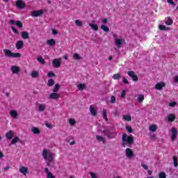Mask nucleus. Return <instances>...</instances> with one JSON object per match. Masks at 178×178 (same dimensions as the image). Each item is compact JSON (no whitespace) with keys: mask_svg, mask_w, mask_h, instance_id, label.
<instances>
[{"mask_svg":"<svg viewBox=\"0 0 178 178\" xmlns=\"http://www.w3.org/2000/svg\"><path fill=\"white\" fill-rule=\"evenodd\" d=\"M134 144V138L133 136H127V134H124L122 138V146L124 147H130Z\"/></svg>","mask_w":178,"mask_h":178,"instance_id":"obj_1","label":"nucleus"},{"mask_svg":"<svg viewBox=\"0 0 178 178\" xmlns=\"http://www.w3.org/2000/svg\"><path fill=\"white\" fill-rule=\"evenodd\" d=\"M54 156L55 154L52 152L48 153V150H47V149H43L42 156L44 161H47V166H51V163H52V161H54Z\"/></svg>","mask_w":178,"mask_h":178,"instance_id":"obj_2","label":"nucleus"},{"mask_svg":"<svg viewBox=\"0 0 178 178\" xmlns=\"http://www.w3.org/2000/svg\"><path fill=\"white\" fill-rule=\"evenodd\" d=\"M3 52L7 58H20V56H22V54L20 53H13L10 50L8 49H4Z\"/></svg>","mask_w":178,"mask_h":178,"instance_id":"obj_3","label":"nucleus"},{"mask_svg":"<svg viewBox=\"0 0 178 178\" xmlns=\"http://www.w3.org/2000/svg\"><path fill=\"white\" fill-rule=\"evenodd\" d=\"M103 133L108 137V138H115V136H118L116 131L110 129H104L103 130Z\"/></svg>","mask_w":178,"mask_h":178,"instance_id":"obj_4","label":"nucleus"},{"mask_svg":"<svg viewBox=\"0 0 178 178\" xmlns=\"http://www.w3.org/2000/svg\"><path fill=\"white\" fill-rule=\"evenodd\" d=\"M125 155L128 159H131V158H134V152L130 148H127L125 149Z\"/></svg>","mask_w":178,"mask_h":178,"instance_id":"obj_5","label":"nucleus"},{"mask_svg":"<svg viewBox=\"0 0 178 178\" xmlns=\"http://www.w3.org/2000/svg\"><path fill=\"white\" fill-rule=\"evenodd\" d=\"M16 6L18 9H24L26 8V3L22 0H17L16 1Z\"/></svg>","mask_w":178,"mask_h":178,"instance_id":"obj_6","label":"nucleus"},{"mask_svg":"<svg viewBox=\"0 0 178 178\" xmlns=\"http://www.w3.org/2000/svg\"><path fill=\"white\" fill-rule=\"evenodd\" d=\"M123 42H124V39L116 38L115 40V44L117 48H122V45H123Z\"/></svg>","mask_w":178,"mask_h":178,"instance_id":"obj_7","label":"nucleus"},{"mask_svg":"<svg viewBox=\"0 0 178 178\" xmlns=\"http://www.w3.org/2000/svg\"><path fill=\"white\" fill-rule=\"evenodd\" d=\"M9 24H12V25L15 24L17 26V27H19V29H22L23 28V23L21 22V21L15 22L13 19H10L9 21Z\"/></svg>","mask_w":178,"mask_h":178,"instance_id":"obj_8","label":"nucleus"},{"mask_svg":"<svg viewBox=\"0 0 178 178\" xmlns=\"http://www.w3.org/2000/svg\"><path fill=\"white\" fill-rule=\"evenodd\" d=\"M128 75L132 79L133 81H138V76L136 75L134 71L128 72Z\"/></svg>","mask_w":178,"mask_h":178,"instance_id":"obj_9","label":"nucleus"},{"mask_svg":"<svg viewBox=\"0 0 178 178\" xmlns=\"http://www.w3.org/2000/svg\"><path fill=\"white\" fill-rule=\"evenodd\" d=\"M171 140L172 141H175V140H176V138L177 137V129H176L175 127H172L171 129Z\"/></svg>","mask_w":178,"mask_h":178,"instance_id":"obj_10","label":"nucleus"},{"mask_svg":"<svg viewBox=\"0 0 178 178\" xmlns=\"http://www.w3.org/2000/svg\"><path fill=\"white\" fill-rule=\"evenodd\" d=\"M44 14V10H33L31 13V16L33 17H38V16H41V15Z\"/></svg>","mask_w":178,"mask_h":178,"instance_id":"obj_11","label":"nucleus"},{"mask_svg":"<svg viewBox=\"0 0 178 178\" xmlns=\"http://www.w3.org/2000/svg\"><path fill=\"white\" fill-rule=\"evenodd\" d=\"M52 65L54 67L58 69V67H60V60L59 59H54L52 61Z\"/></svg>","mask_w":178,"mask_h":178,"instance_id":"obj_12","label":"nucleus"},{"mask_svg":"<svg viewBox=\"0 0 178 178\" xmlns=\"http://www.w3.org/2000/svg\"><path fill=\"white\" fill-rule=\"evenodd\" d=\"M14 136H15V134L13 133V131L10 130L6 134V140H12Z\"/></svg>","mask_w":178,"mask_h":178,"instance_id":"obj_13","label":"nucleus"},{"mask_svg":"<svg viewBox=\"0 0 178 178\" xmlns=\"http://www.w3.org/2000/svg\"><path fill=\"white\" fill-rule=\"evenodd\" d=\"M165 83L160 82L155 85L154 88H155V90H162V88H163V87H165Z\"/></svg>","mask_w":178,"mask_h":178,"instance_id":"obj_14","label":"nucleus"},{"mask_svg":"<svg viewBox=\"0 0 178 178\" xmlns=\"http://www.w3.org/2000/svg\"><path fill=\"white\" fill-rule=\"evenodd\" d=\"M19 172H20V173H22V175H24V176H26V175H27V173H29V168H27L26 167H24V166H22L19 168Z\"/></svg>","mask_w":178,"mask_h":178,"instance_id":"obj_15","label":"nucleus"},{"mask_svg":"<svg viewBox=\"0 0 178 178\" xmlns=\"http://www.w3.org/2000/svg\"><path fill=\"white\" fill-rule=\"evenodd\" d=\"M59 97H60V95H59V94L54 92L53 93H51L49 95V99H58Z\"/></svg>","mask_w":178,"mask_h":178,"instance_id":"obj_16","label":"nucleus"},{"mask_svg":"<svg viewBox=\"0 0 178 178\" xmlns=\"http://www.w3.org/2000/svg\"><path fill=\"white\" fill-rule=\"evenodd\" d=\"M11 72L14 74H17V73H19V72H20V68H19V67H17V66H15V65L12 66L11 67Z\"/></svg>","mask_w":178,"mask_h":178,"instance_id":"obj_17","label":"nucleus"},{"mask_svg":"<svg viewBox=\"0 0 178 178\" xmlns=\"http://www.w3.org/2000/svg\"><path fill=\"white\" fill-rule=\"evenodd\" d=\"M44 172L47 173V178H55V175H54L52 172H49V169H48V168H44Z\"/></svg>","mask_w":178,"mask_h":178,"instance_id":"obj_18","label":"nucleus"},{"mask_svg":"<svg viewBox=\"0 0 178 178\" xmlns=\"http://www.w3.org/2000/svg\"><path fill=\"white\" fill-rule=\"evenodd\" d=\"M24 42L22 40H18L15 44L17 49H22L23 48Z\"/></svg>","mask_w":178,"mask_h":178,"instance_id":"obj_19","label":"nucleus"},{"mask_svg":"<svg viewBox=\"0 0 178 178\" xmlns=\"http://www.w3.org/2000/svg\"><path fill=\"white\" fill-rule=\"evenodd\" d=\"M90 111L92 116H97V109L94 108L92 106H90Z\"/></svg>","mask_w":178,"mask_h":178,"instance_id":"obj_20","label":"nucleus"},{"mask_svg":"<svg viewBox=\"0 0 178 178\" xmlns=\"http://www.w3.org/2000/svg\"><path fill=\"white\" fill-rule=\"evenodd\" d=\"M176 119V115L173 113H170L168 116V122H175V120Z\"/></svg>","mask_w":178,"mask_h":178,"instance_id":"obj_21","label":"nucleus"},{"mask_svg":"<svg viewBox=\"0 0 178 178\" xmlns=\"http://www.w3.org/2000/svg\"><path fill=\"white\" fill-rule=\"evenodd\" d=\"M96 139L97 140V141H99L100 143L101 142L103 143V144H105V143H106V140L105 139V138H104L99 135H97L96 136Z\"/></svg>","mask_w":178,"mask_h":178,"instance_id":"obj_22","label":"nucleus"},{"mask_svg":"<svg viewBox=\"0 0 178 178\" xmlns=\"http://www.w3.org/2000/svg\"><path fill=\"white\" fill-rule=\"evenodd\" d=\"M108 111H106V109H103V111H102V117H103V119H104V120L106 122H108Z\"/></svg>","mask_w":178,"mask_h":178,"instance_id":"obj_23","label":"nucleus"},{"mask_svg":"<svg viewBox=\"0 0 178 178\" xmlns=\"http://www.w3.org/2000/svg\"><path fill=\"white\" fill-rule=\"evenodd\" d=\"M157 129H158V127L156 126V124H152L149 127V130L150 131H152V133H155Z\"/></svg>","mask_w":178,"mask_h":178,"instance_id":"obj_24","label":"nucleus"},{"mask_svg":"<svg viewBox=\"0 0 178 178\" xmlns=\"http://www.w3.org/2000/svg\"><path fill=\"white\" fill-rule=\"evenodd\" d=\"M31 131H32V133H33V134H41V131H40V129H38L35 127H32Z\"/></svg>","mask_w":178,"mask_h":178,"instance_id":"obj_25","label":"nucleus"},{"mask_svg":"<svg viewBox=\"0 0 178 178\" xmlns=\"http://www.w3.org/2000/svg\"><path fill=\"white\" fill-rule=\"evenodd\" d=\"M47 44L50 47H54V45L56 44V42L54 39H50V40H47Z\"/></svg>","mask_w":178,"mask_h":178,"instance_id":"obj_26","label":"nucleus"},{"mask_svg":"<svg viewBox=\"0 0 178 178\" xmlns=\"http://www.w3.org/2000/svg\"><path fill=\"white\" fill-rule=\"evenodd\" d=\"M86 83H79L77 85V88L80 90V91H83V90H86Z\"/></svg>","mask_w":178,"mask_h":178,"instance_id":"obj_27","label":"nucleus"},{"mask_svg":"<svg viewBox=\"0 0 178 178\" xmlns=\"http://www.w3.org/2000/svg\"><path fill=\"white\" fill-rule=\"evenodd\" d=\"M165 23L167 26H172V24H173V19H172L170 17H168L167 18V20L165 22Z\"/></svg>","mask_w":178,"mask_h":178,"instance_id":"obj_28","label":"nucleus"},{"mask_svg":"<svg viewBox=\"0 0 178 178\" xmlns=\"http://www.w3.org/2000/svg\"><path fill=\"white\" fill-rule=\"evenodd\" d=\"M22 38H24V40H28V38H29V33L26 31L22 32Z\"/></svg>","mask_w":178,"mask_h":178,"instance_id":"obj_29","label":"nucleus"},{"mask_svg":"<svg viewBox=\"0 0 178 178\" xmlns=\"http://www.w3.org/2000/svg\"><path fill=\"white\" fill-rule=\"evenodd\" d=\"M10 115L14 119H16V118H17V112L15 110H12L11 111H10Z\"/></svg>","mask_w":178,"mask_h":178,"instance_id":"obj_30","label":"nucleus"},{"mask_svg":"<svg viewBox=\"0 0 178 178\" xmlns=\"http://www.w3.org/2000/svg\"><path fill=\"white\" fill-rule=\"evenodd\" d=\"M122 118L124 119V120H127V122L131 121V115H124L122 116Z\"/></svg>","mask_w":178,"mask_h":178,"instance_id":"obj_31","label":"nucleus"},{"mask_svg":"<svg viewBox=\"0 0 178 178\" xmlns=\"http://www.w3.org/2000/svg\"><path fill=\"white\" fill-rule=\"evenodd\" d=\"M31 76L33 77V79H37V77L39 76L38 71H33L31 74Z\"/></svg>","mask_w":178,"mask_h":178,"instance_id":"obj_32","label":"nucleus"},{"mask_svg":"<svg viewBox=\"0 0 178 178\" xmlns=\"http://www.w3.org/2000/svg\"><path fill=\"white\" fill-rule=\"evenodd\" d=\"M54 84H55V81H54V79H50L48 80V81H47L48 87H52V86H54Z\"/></svg>","mask_w":178,"mask_h":178,"instance_id":"obj_33","label":"nucleus"},{"mask_svg":"<svg viewBox=\"0 0 178 178\" xmlns=\"http://www.w3.org/2000/svg\"><path fill=\"white\" fill-rule=\"evenodd\" d=\"M100 29H102V30H103V31H105V33H109V28L106 26H105L104 24H102L100 26Z\"/></svg>","mask_w":178,"mask_h":178,"instance_id":"obj_34","label":"nucleus"},{"mask_svg":"<svg viewBox=\"0 0 178 178\" xmlns=\"http://www.w3.org/2000/svg\"><path fill=\"white\" fill-rule=\"evenodd\" d=\"M89 26L90 27H91L92 30H94L95 31H98V25L90 24Z\"/></svg>","mask_w":178,"mask_h":178,"instance_id":"obj_35","label":"nucleus"},{"mask_svg":"<svg viewBox=\"0 0 178 178\" xmlns=\"http://www.w3.org/2000/svg\"><path fill=\"white\" fill-rule=\"evenodd\" d=\"M37 60L39 63H41L42 65H45V60H44V58H42V56L38 57Z\"/></svg>","mask_w":178,"mask_h":178,"instance_id":"obj_36","label":"nucleus"},{"mask_svg":"<svg viewBox=\"0 0 178 178\" xmlns=\"http://www.w3.org/2000/svg\"><path fill=\"white\" fill-rule=\"evenodd\" d=\"M60 88V86L58 83H56L53 89V92H58Z\"/></svg>","mask_w":178,"mask_h":178,"instance_id":"obj_37","label":"nucleus"},{"mask_svg":"<svg viewBox=\"0 0 178 178\" xmlns=\"http://www.w3.org/2000/svg\"><path fill=\"white\" fill-rule=\"evenodd\" d=\"M19 140H20V139L19 138V137L15 136V137H14V138H13V140L11 141V144H12V145H15V144H16L17 143H19Z\"/></svg>","mask_w":178,"mask_h":178,"instance_id":"obj_38","label":"nucleus"},{"mask_svg":"<svg viewBox=\"0 0 178 178\" xmlns=\"http://www.w3.org/2000/svg\"><path fill=\"white\" fill-rule=\"evenodd\" d=\"M39 112H42L45 111V105L44 104H39L38 107Z\"/></svg>","mask_w":178,"mask_h":178,"instance_id":"obj_39","label":"nucleus"},{"mask_svg":"<svg viewBox=\"0 0 178 178\" xmlns=\"http://www.w3.org/2000/svg\"><path fill=\"white\" fill-rule=\"evenodd\" d=\"M172 159H173V162H174V166H175V168H177V166H178L177 157H176L175 156H174L172 157Z\"/></svg>","mask_w":178,"mask_h":178,"instance_id":"obj_40","label":"nucleus"},{"mask_svg":"<svg viewBox=\"0 0 178 178\" xmlns=\"http://www.w3.org/2000/svg\"><path fill=\"white\" fill-rule=\"evenodd\" d=\"M120 77H122V76H121L120 74H119V73L115 74L113 76V80H119V79H120Z\"/></svg>","mask_w":178,"mask_h":178,"instance_id":"obj_41","label":"nucleus"},{"mask_svg":"<svg viewBox=\"0 0 178 178\" xmlns=\"http://www.w3.org/2000/svg\"><path fill=\"white\" fill-rule=\"evenodd\" d=\"M138 102L141 103L144 101V95H139L138 97Z\"/></svg>","mask_w":178,"mask_h":178,"instance_id":"obj_42","label":"nucleus"},{"mask_svg":"<svg viewBox=\"0 0 178 178\" xmlns=\"http://www.w3.org/2000/svg\"><path fill=\"white\" fill-rule=\"evenodd\" d=\"M159 178H166V173L161 172L159 173Z\"/></svg>","mask_w":178,"mask_h":178,"instance_id":"obj_43","label":"nucleus"},{"mask_svg":"<svg viewBox=\"0 0 178 178\" xmlns=\"http://www.w3.org/2000/svg\"><path fill=\"white\" fill-rule=\"evenodd\" d=\"M73 58H74L76 60H80V59H81V57H80V55H79L77 53L73 55Z\"/></svg>","mask_w":178,"mask_h":178,"instance_id":"obj_44","label":"nucleus"},{"mask_svg":"<svg viewBox=\"0 0 178 178\" xmlns=\"http://www.w3.org/2000/svg\"><path fill=\"white\" fill-rule=\"evenodd\" d=\"M75 24L76 26H78L79 27H81V26H83V22H81V21L79 20V19H76L75 21Z\"/></svg>","mask_w":178,"mask_h":178,"instance_id":"obj_45","label":"nucleus"},{"mask_svg":"<svg viewBox=\"0 0 178 178\" xmlns=\"http://www.w3.org/2000/svg\"><path fill=\"white\" fill-rule=\"evenodd\" d=\"M127 131H128V133H133V128L130 126H127L125 127Z\"/></svg>","mask_w":178,"mask_h":178,"instance_id":"obj_46","label":"nucleus"},{"mask_svg":"<svg viewBox=\"0 0 178 178\" xmlns=\"http://www.w3.org/2000/svg\"><path fill=\"white\" fill-rule=\"evenodd\" d=\"M159 29L161 31L169 30V28H166L164 25H159Z\"/></svg>","mask_w":178,"mask_h":178,"instance_id":"obj_47","label":"nucleus"},{"mask_svg":"<svg viewBox=\"0 0 178 178\" xmlns=\"http://www.w3.org/2000/svg\"><path fill=\"white\" fill-rule=\"evenodd\" d=\"M110 102L111 103V104H115V102H116V97H115V96H111V100H110Z\"/></svg>","mask_w":178,"mask_h":178,"instance_id":"obj_48","label":"nucleus"},{"mask_svg":"<svg viewBox=\"0 0 178 178\" xmlns=\"http://www.w3.org/2000/svg\"><path fill=\"white\" fill-rule=\"evenodd\" d=\"M176 105H177V102H172L169 103V106H170L171 108L176 106Z\"/></svg>","mask_w":178,"mask_h":178,"instance_id":"obj_49","label":"nucleus"},{"mask_svg":"<svg viewBox=\"0 0 178 178\" xmlns=\"http://www.w3.org/2000/svg\"><path fill=\"white\" fill-rule=\"evenodd\" d=\"M69 123L71 124V126H74V124H76V121L71 118L69 120Z\"/></svg>","mask_w":178,"mask_h":178,"instance_id":"obj_50","label":"nucleus"},{"mask_svg":"<svg viewBox=\"0 0 178 178\" xmlns=\"http://www.w3.org/2000/svg\"><path fill=\"white\" fill-rule=\"evenodd\" d=\"M11 30L15 34H19V31L14 26H11Z\"/></svg>","mask_w":178,"mask_h":178,"instance_id":"obj_51","label":"nucleus"},{"mask_svg":"<svg viewBox=\"0 0 178 178\" xmlns=\"http://www.w3.org/2000/svg\"><path fill=\"white\" fill-rule=\"evenodd\" d=\"M48 77H55V74L53 72H49L47 74Z\"/></svg>","mask_w":178,"mask_h":178,"instance_id":"obj_52","label":"nucleus"},{"mask_svg":"<svg viewBox=\"0 0 178 178\" xmlns=\"http://www.w3.org/2000/svg\"><path fill=\"white\" fill-rule=\"evenodd\" d=\"M141 166L145 169V170H148V165H145L144 163H141Z\"/></svg>","mask_w":178,"mask_h":178,"instance_id":"obj_53","label":"nucleus"},{"mask_svg":"<svg viewBox=\"0 0 178 178\" xmlns=\"http://www.w3.org/2000/svg\"><path fill=\"white\" fill-rule=\"evenodd\" d=\"M89 174L90 175V177L92 178H97V174H95V173H94L92 172H89Z\"/></svg>","mask_w":178,"mask_h":178,"instance_id":"obj_54","label":"nucleus"},{"mask_svg":"<svg viewBox=\"0 0 178 178\" xmlns=\"http://www.w3.org/2000/svg\"><path fill=\"white\" fill-rule=\"evenodd\" d=\"M121 97H122V98H126V91L122 90V91L121 92Z\"/></svg>","mask_w":178,"mask_h":178,"instance_id":"obj_55","label":"nucleus"},{"mask_svg":"<svg viewBox=\"0 0 178 178\" xmlns=\"http://www.w3.org/2000/svg\"><path fill=\"white\" fill-rule=\"evenodd\" d=\"M122 82L124 83V84H129V80H127V79H126L125 77L122 78Z\"/></svg>","mask_w":178,"mask_h":178,"instance_id":"obj_56","label":"nucleus"},{"mask_svg":"<svg viewBox=\"0 0 178 178\" xmlns=\"http://www.w3.org/2000/svg\"><path fill=\"white\" fill-rule=\"evenodd\" d=\"M102 23L103 24H106V23H108V19H106V18L103 19Z\"/></svg>","mask_w":178,"mask_h":178,"instance_id":"obj_57","label":"nucleus"},{"mask_svg":"<svg viewBox=\"0 0 178 178\" xmlns=\"http://www.w3.org/2000/svg\"><path fill=\"white\" fill-rule=\"evenodd\" d=\"M46 127H48L49 129H52V124L46 123L45 124Z\"/></svg>","mask_w":178,"mask_h":178,"instance_id":"obj_58","label":"nucleus"},{"mask_svg":"<svg viewBox=\"0 0 178 178\" xmlns=\"http://www.w3.org/2000/svg\"><path fill=\"white\" fill-rule=\"evenodd\" d=\"M52 34L56 35V34H58V31H56V29H52Z\"/></svg>","mask_w":178,"mask_h":178,"instance_id":"obj_59","label":"nucleus"},{"mask_svg":"<svg viewBox=\"0 0 178 178\" xmlns=\"http://www.w3.org/2000/svg\"><path fill=\"white\" fill-rule=\"evenodd\" d=\"M168 3H170V5H175V3L172 0H167Z\"/></svg>","mask_w":178,"mask_h":178,"instance_id":"obj_60","label":"nucleus"},{"mask_svg":"<svg viewBox=\"0 0 178 178\" xmlns=\"http://www.w3.org/2000/svg\"><path fill=\"white\" fill-rule=\"evenodd\" d=\"M174 81H175V83H178V76H177L174 78Z\"/></svg>","mask_w":178,"mask_h":178,"instance_id":"obj_61","label":"nucleus"},{"mask_svg":"<svg viewBox=\"0 0 178 178\" xmlns=\"http://www.w3.org/2000/svg\"><path fill=\"white\" fill-rule=\"evenodd\" d=\"M9 169H10V166H7V167L4 168V171L7 172V170H9Z\"/></svg>","mask_w":178,"mask_h":178,"instance_id":"obj_62","label":"nucleus"},{"mask_svg":"<svg viewBox=\"0 0 178 178\" xmlns=\"http://www.w3.org/2000/svg\"><path fill=\"white\" fill-rule=\"evenodd\" d=\"M2 158H3V153L0 150V159H2Z\"/></svg>","mask_w":178,"mask_h":178,"instance_id":"obj_63","label":"nucleus"},{"mask_svg":"<svg viewBox=\"0 0 178 178\" xmlns=\"http://www.w3.org/2000/svg\"><path fill=\"white\" fill-rule=\"evenodd\" d=\"M147 173H148V175H152V171L148 170Z\"/></svg>","mask_w":178,"mask_h":178,"instance_id":"obj_64","label":"nucleus"}]
</instances>
